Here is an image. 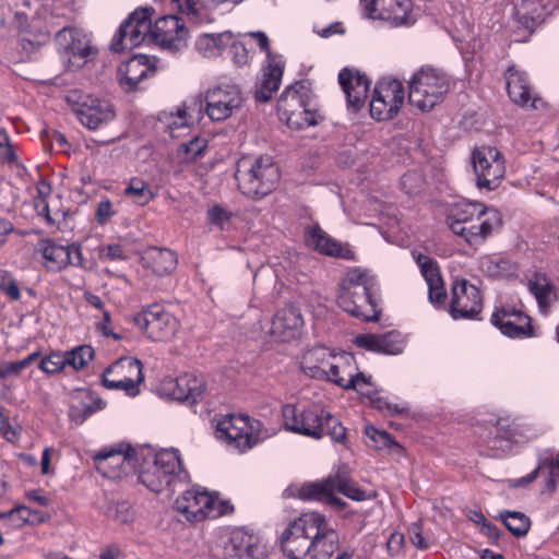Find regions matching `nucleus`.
Masks as SVG:
<instances>
[{
    "instance_id": "obj_29",
    "label": "nucleus",
    "mask_w": 559,
    "mask_h": 559,
    "mask_svg": "<svg viewBox=\"0 0 559 559\" xmlns=\"http://www.w3.org/2000/svg\"><path fill=\"white\" fill-rule=\"evenodd\" d=\"M338 82L346 95L347 104L354 110H359L368 96L370 81L358 70L344 68L338 73Z\"/></svg>"
},
{
    "instance_id": "obj_46",
    "label": "nucleus",
    "mask_w": 559,
    "mask_h": 559,
    "mask_svg": "<svg viewBox=\"0 0 559 559\" xmlns=\"http://www.w3.org/2000/svg\"><path fill=\"white\" fill-rule=\"evenodd\" d=\"M333 487H336L337 492L356 501H362L367 497L364 490L357 488L347 478L340 475L333 476Z\"/></svg>"
},
{
    "instance_id": "obj_5",
    "label": "nucleus",
    "mask_w": 559,
    "mask_h": 559,
    "mask_svg": "<svg viewBox=\"0 0 559 559\" xmlns=\"http://www.w3.org/2000/svg\"><path fill=\"white\" fill-rule=\"evenodd\" d=\"M452 86V80L443 71L420 68L408 81V102L420 111H430L443 102Z\"/></svg>"
},
{
    "instance_id": "obj_59",
    "label": "nucleus",
    "mask_w": 559,
    "mask_h": 559,
    "mask_svg": "<svg viewBox=\"0 0 559 559\" xmlns=\"http://www.w3.org/2000/svg\"><path fill=\"white\" fill-rule=\"evenodd\" d=\"M411 533H412L411 542L415 547H417L418 549H421V550H425L429 547L428 542L423 536L419 524H417V523L414 524Z\"/></svg>"
},
{
    "instance_id": "obj_4",
    "label": "nucleus",
    "mask_w": 559,
    "mask_h": 559,
    "mask_svg": "<svg viewBox=\"0 0 559 559\" xmlns=\"http://www.w3.org/2000/svg\"><path fill=\"white\" fill-rule=\"evenodd\" d=\"M280 120L290 129L301 130L318 124L320 115L308 82L297 81L287 86L277 103Z\"/></svg>"
},
{
    "instance_id": "obj_14",
    "label": "nucleus",
    "mask_w": 559,
    "mask_h": 559,
    "mask_svg": "<svg viewBox=\"0 0 559 559\" xmlns=\"http://www.w3.org/2000/svg\"><path fill=\"white\" fill-rule=\"evenodd\" d=\"M135 325L155 342L170 340L178 331L177 319L160 305H152L134 316Z\"/></svg>"
},
{
    "instance_id": "obj_17",
    "label": "nucleus",
    "mask_w": 559,
    "mask_h": 559,
    "mask_svg": "<svg viewBox=\"0 0 559 559\" xmlns=\"http://www.w3.org/2000/svg\"><path fill=\"white\" fill-rule=\"evenodd\" d=\"M97 471L110 479H119L133 468L135 464V450L129 444L104 449L94 456Z\"/></svg>"
},
{
    "instance_id": "obj_27",
    "label": "nucleus",
    "mask_w": 559,
    "mask_h": 559,
    "mask_svg": "<svg viewBox=\"0 0 559 559\" xmlns=\"http://www.w3.org/2000/svg\"><path fill=\"white\" fill-rule=\"evenodd\" d=\"M305 241L308 247L321 254L354 260L355 253L348 245H343L328 235L318 224L306 229Z\"/></svg>"
},
{
    "instance_id": "obj_52",
    "label": "nucleus",
    "mask_w": 559,
    "mask_h": 559,
    "mask_svg": "<svg viewBox=\"0 0 559 559\" xmlns=\"http://www.w3.org/2000/svg\"><path fill=\"white\" fill-rule=\"evenodd\" d=\"M32 511L25 506H17L8 511V521L12 527H21L29 522Z\"/></svg>"
},
{
    "instance_id": "obj_3",
    "label": "nucleus",
    "mask_w": 559,
    "mask_h": 559,
    "mask_svg": "<svg viewBox=\"0 0 559 559\" xmlns=\"http://www.w3.org/2000/svg\"><path fill=\"white\" fill-rule=\"evenodd\" d=\"M374 278L360 267L349 269L340 284L338 306L355 318L364 321L378 320L372 299Z\"/></svg>"
},
{
    "instance_id": "obj_61",
    "label": "nucleus",
    "mask_w": 559,
    "mask_h": 559,
    "mask_svg": "<svg viewBox=\"0 0 559 559\" xmlns=\"http://www.w3.org/2000/svg\"><path fill=\"white\" fill-rule=\"evenodd\" d=\"M314 32L320 37L328 38V37H331L333 35H336V34L342 35V34L345 33V29H344L342 23L335 22V23H332L329 26H325V27H323L321 29L316 28Z\"/></svg>"
},
{
    "instance_id": "obj_10",
    "label": "nucleus",
    "mask_w": 559,
    "mask_h": 559,
    "mask_svg": "<svg viewBox=\"0 0 559 559\" xmlns=\"http://www.w3.org/2000/svg\"><path fill=\"white\" fill-rule=\"evenodd\" d=\"M154 9L151 7L140 8L132 12L129 17L121 23L117 34L114 36L110 47L116 52L132 49L142 45L150 44L151 20Z\"/></svg>"
},
{
    "instance_id": "obj_45",
    "label": "nucleus",
    "mask_w": 559,
    "mask_h": 559,
    "mask_svg": "<svg viewBox=\"0 0 559 559\" xmlns=\"http://www.w3.org/2000/svg\"><path fill=\"white\" fill-rule=\"evenodd\" d=\"M366 436L369 439L368 445L378 450L396 449L400 451L402 449L401 445L395 442L392 436L386 431H381L370 426L366 428Z\"/></svg>"
},
{
    "instance_id": "obj_9",
    "label": "nucleus",
    "mask_w": 559,
    "mask_h": 559,
    "mask_svg": "<svg viewBox=\"0 0 559 559\" xmlns=\"http://www.w3.org/2000/svg\"><path fill=\"white\" fill-rule=\"evenodd\" d=\"M182 471L177 450H164L156 454L152 464L139 474V481L151 491L160 492L171 485Z\"/></svg>"
},
{
    "instance_id": "obj_32",
    "label": "nucleus",
    "mask_w": 559,
    "mask_h": 559,
    "mask_svg": "<svg viewBox=\"0 0 559 559\" xmlns=\"http://www.w3.org/2000/svg\"><path fill=\"white\" fill-rule=\"evenodd\" d=\"M285 63L281 57H270L262 71V79L257 84L254 97L258 102L265 103L270 100L273 94L280 88Z\"/></svg>"
},
{
    "instance_id": "obj_50",
    "label": "nucleus",
    "mask_w": 559,
    "mask_h": 559,
    "mask_svg": "<svg viewBox=\"0 0 559 559\" xmlns=\"http://www.w3.org/2000/svg\"><path fill=\"white\" fill-rule=\"evenodd\" d=\"M228 46L230 47L233 61L237 67H243L249 64L251 60V55L249 49L242 41H236L233 38Z\"/></svg>"
},
{
    "instance_id": "obj_31",
    "label": "nucleus",
    "mask_w": 559,
    "mask_h": 559,
    "mask_svg": "<svg viewBox=\"0 0 559 559\" xmlns=\"http://www.w3.org/2000/svg\"><path fill=\"white\" fill-rule=\"evenodd\" d=\"M415 259L428 285L430 302L435 306L444 305L447 290L437 262L423 253H418Z\"/></svg>"
},
{
    "instance_id": "obj_34",
    "label": "nucleus",
    "mask_w": 559,
    "mask_h": 559,
    "mask_svg": "<svg viewBox=\"0 0 559 559\" xmlns=\"http://www.w3.org/2000/svg\"><path fill=\"white\" fill-rule=\"evenodd\" d=\"M141 262L144 269L157 276L173 273L177 267V255L166 248L151 247L143 251Z\"/></svg>"
},
{
    "instance_id": "obj_44",
    "label": "nucleus",
    "mask_w": 559,
    "mask_h": 559,
    "mask_svg": "<svg viewBox=\"0 0 559 559\" xmlns=\"http://www.w3.org/2000/svg\"><path fill=\"white\" fill-rule=\"evenodd\" d=\"M124 195L139 205H145L153 199L150 186L140 178H132L124 189Z\"/></svg>"
},
{
    "instance_id": "obj_12",
    "label": "nucleus",
    "mask_w": 559,
    "mask_h": 559,
    "mask_svg": "<svg viewBox=\"0 0 559 559\" xmlns=\"http://www.w3.org/2000/svg\"><path fill=\"white\" fill-rule=\"evenodd\" d=\"M472 162L479 189L495 190L501 182L506 166L501 153L493 146H481L473 151Z\"/></svg>"
},
{
    "instance_id": "obj_64",
    "label": "nucleus",
    "mask_w": 559,
    "mask_h": 559,
    "mask_svg": "<svg viewBox=\"0 0 559 559\" xmlns=\"http://www.w3.org/2000/svg\"><path fill=\"white\" fill-rule=\"evenodd\" d=\"M178 9L188 15H194L198 12V0H176Z\"/></svg>"
},
{
    "instance_id": "obj_58",
    "label": "nucleus",
    "mask_w": 559,
    "mask_h": 559,
    "mask_svg": "<svg viewBox=\"0 0 559 559\" xmlns=\"http://www.w3.org/2000/svg\"><path fill=\"white\" fill-rule=\"evenodd\" d=\"M189 388L191 389L192 403L201 400L205 392V380L202 376L195 374V382L190 381Z\"/></svg>"
},
{
    "instance_id": "obj_18",
    "label": "nucleus",
    "mask_w": 559,
    "mask_h": 559,
    "mask_svg": "<svg viewBox=\"0 0 559 559\" xmlns=\"http://www.w3.org/2000/svg\"><path fill=\"white\" fill-rule=\"evenodd\" d=\"M188 29L176 15H165L151 24L150 44H156L170 52H178L187 46Z\"/></svg>"
},
{
    "instance_id": "obj_41",
    "label": "nucleus",
    "mask_w": 559,
    "mask_h": 559,
    "mask_svg": "<svg viewBox=\"0 0 559 559\" xmlns=\"http://www.w3.org/2000/svg\"><path fill=\"white\" fill-rule=\"evenodd\" d=\"M105 514L107 518L122 525H130L135 520V511L127 501L109 502Z\"/></svg>"
},
{
    "instance_id": "obj_62",
    "label": "nucleus",
    "mask_w": 559,
    "mask_h": 559,
    "mask_svg": "<svg viewBox=\"0 0 559 559\" xmlns=\"http://www.w3.org/2000/svg\"><path fill=\"white\" fill-rule=\"evenodd\" d=\"M0 147L4 148V156L8 162H14L16 156L13 152L10 136L4 130H0Z\"/></svg>"
},
{
    "instance_id": "obj_40",
    "label": "nucleus",
    "mask_w": 559,
    "mask_h": 559,
    "mask_svg": "<svg viewBox=\"0 0 559 559\" xmlns=\"http://www.w3.org/2000/svg\"><path fill=\"white\" fill-rule=\"evenodd\" d=\"M500 518L506 527L516 537H523L530 531V518L522 512L506 511L500 514Z\"/></svg>"
},
{
    "instance_id": "obj_42",
    "label": "nucleus",
    "mask_w": 559,
    "mask_h": 559,
    "mask_svg": "<svg viewBox=\"0 0 559 559\" xmlns=\"http://www.w3.org/2000/svg\"><path fill=\"white\" fill-rule=\"evenodd\" d=\"M66 367L73 370L83 369L94 357V349L88 345H81L63 353Z\"/></svg>"
},
{
    "instance_id": "obj_1",
    "label": "nucleus",
    "mask_w": 559,
    "mask_h": 559,
    "mask_svg": "<svg viewBox=\"0 0 559 559\" xmlns=\"http://www.w3.org/2000/svg\"><path fill=\"white\" fill-rule=\"evenodd\" d=\"M284 425L287 430L316 440L329 436L333 441L344 443L346 429L342 423L320 405L299 408L286 404L282 409Z\"/></svg>"
},
{
    "instance_id": "obj_6",
    "label": "nucleus",
    "mask_w": 559,
    "mask_h": 559,
    "mask_svg": "<svg viewBox=\"0 0 559 559\" xmlns=\"http://www.w3.org/2000/svg\"><path fill=\"white\" fill-rule=\"evenodd\" d=\"M280 178V168L271 156H260L249 165L242 160L236 171L239 189L253 199H261L274 191Z\"/></svg>"
},
{
    "instance_id": "obj_56",
    "label": "nucleus",
    "mask_w": 559,
    "mask_h": 559,
    "mask_svg": "<svg viewBox=\"0 0 559 559\" xmlns=\"http://www.w3.org/2000/svg\"><path fill=\"white\" fill-rule=\"evenodd\" d=\"M371 403H372L373 407H376L380 411H384L390 415L400 414L405 411L404 407H400L396 404H392L384 397H374L371 400Z\"/></svg>"
},
{
    "instance_id": "obj_47",
    "label": "nucleus",
    "mask_w": 559,
    "mask_h": 559,
    "mask_svg": "<svg viewBox=\"0 0 559 559\" xmlns=\"http://www.w3.org/2000/svg\"><path fill=\"white\" fill-rule=\"evenodd\" d=\"M206 217L210 224L218 227L221 230H224L230 223L233 213L223 206L215 204L207 210Z\"/></svg>"
},
{
    "instance_id": "obj_22",
    "label": "nucleus",
    "mask_w": 559,
    "mask_h": 559,
    "mask_svg": "<svg viewBox=\"0 0 559 559\" xmlns=\"http://www.w3.org/2000/svg\"><path fill=\"white\" fill-rule=\"evenodd\" d=\"M223 559H267V547L258 536L236 530L224 546Z\"/></svg>"
},
{
    "instance_id": "obj_11",
    "label": "nucleus",
    "mask_w": 559,
    "mask_h": 559,
    "mask_svg": "<svg viewBox=\"0 0 559 559\" xmlns=\"http://www.w3.org/2000/svg\"><path fill=\"white\" fill-rule=\"evenodd\" d=\"M144 380L143 365L133 357H123L110 365L103 373V384L110 390H122L130 396L140 393Z\"/></svg>"
},
{
    "instance_id": "obj_19",
    "label": "nucleus",
    "mask_w": 559,
    "mask_h": 559,
    "mask_svg": "<svg viewBox=\"0 0 559 559\" xmlns=\"http://www.w3.org/2000/svg\"><path fill=\"white\" fill-rule=\"evenodd\" d=\"M368 17L382 20L392 26L415 23L412 15V0H360Z\"/></svg>"
},
{
    "instance_id": "obj_25",
    "label": "nucleus",
    "mask_w": 559,
    "mask_h": 559,
    "mask_svg": "<svg viewBox=\"0 0 559 559\" xmlns=\"http://www.w3.org/2000/svg\"><path fill=\"white\" fill-rule=\"evenodd\" d=\"M156 58L147 55H135L118 68V81L126 91H134L146 78L157 70Z\"/></svg>"
},
{
    "instance_id": "obj_24",
    "label": "nucleus",
    "mask_w": 559,
    "mask_h": 559,
    "mask_svg": "<svg viewBox=\"0 0 559 559\" xmlns=\"http://www.w3.org/2000/svg\"><path fill=\"white\" fill-rule=\"evenodd\" d=\"M491 323L497 326L502 334L514 337L535 336L531 318L514 307H502L492 312Z\"/></svg>"
},
{
    "instance_id": "obj_37",
    "label": "nucleus",
    "mask_w": 559,
    "mask_h": 559,
    "mask_svg": "<svg viewBox=\"0 0 559 559\" xmlns=\"http://www.w3.org/2000/svg\"><path fill=\"white\" fill-rule=\"evenodd\" d=\"M233 38L234 35L229 31L218 34H202L195 41V48L203 57L215 58L222 55Z\"/></svg>"
},
{
    "instance_id": "obj_35",
    "label": "nucleus",
    "mask_w": 559,
    "mask_h": 559,
    "mask_svg": "<svg viewBox=\"0 0 559 559\" xmlns=\"http://www.w3.org/2000/svg\"><path fill=\"white\" fill-rule=\"evenodd\" d=\"M333 361L329 364L325 379L334 382L344 390H350L355 386L353 377L356 369V359L353 354L344 353L340 356H333Z\"/></svg>"
},
{
    "instance_id": "obj_63",
    "label": "nucleus",
    "mask_w": 559,
    "mask_h": 559,
    "mask_svg": "<svg viewBox=\"0 0 559 559\" xmlns=\"http://www.w3.org/2000/svg\"><path fill=\"white\" fill-rule=\"evenodd\" d=\"M173 120L169 122V128H181L188 124L187 109L185 106L178 107L176 115L171 114Z\"/></svg>"
},
{
    "instance_id": "obj_55",
    "label": "nucleus",
    "mask_w": 559,
    "mask_h": 559,
    "mask_svg": "<svg viewBox=\"0 0 559 559\" xmlns=\"http://www.w3.org/2000/svg\"><path fill=\"white\" fill-rule=\"evenodd\" d=\"M100 258L108 260H124L126 254L122 246L120 245H108L100 248Z\"/></svg>"
},
{
    "instance_id": "obj_16",
    "label": "nucleus",
    "mask_w": 559,
    "mask_h": 559,
    "mask_svg": "<svg viewBox=\"0 0 559 559\" xmlns=\"http://www.w3.org/2000/svg\"><path fill=\"white\" fill-rule=\"evenodd\" d=\"M483 309V296L477 286L467 280L459 278L452 283L449 311L454 320L477 319Z\"/></svg>"
},
{
    "instance_id": "obj_43",
    "label": "nucleus",
    "mask_w": 559,
    "mask_h": 559,
    "mask_svg": "<svg viewBox=\"0 0 559 559\" xmlns=\"http://www.w3.org/2000/svg\"><path fill=\"white\" fill-rule=\"evenodd\" d=\"M190 381L195 382L194 373L181 374L167 383V390L175 400L192 403L191 389L189 388Z\"/></svg>"
},
{
    "instance_id": "obj_28",
    "label": "nucleus",
    "mask_w": 559,
    "mask_h": 559,
    "mask_svg": "<svg viewBox=\"0 0 559 559\" xmlns=\"http://www.w3.org/2000/svg\"><path fill=\"white\" fill-rule=\"evenodd\" d=\"M507 91L510 99L523 107L539 109L544 106V102L538 96L531 93L530 83L524 73L510 67L506 73Z\"/></svg>"
},
{
    "instance_id": "obj_39",
    "label": "nucleus",
    "mask_w": 559,
    "mask_h": 559,
    "mask_svg": "<svg viewBox=\"0 0 559 559\" xmlns=\"http://www.w3.org/2000/svg\"><path fill=\"white\" fill-rule=\"evenodd\" d=\"M333 487V476L323 481H313L304 484L298 490V497L302 500H314L324 502L331 497Z\"/></svg>"
},
{
    "instance_id": "obj_49",
    "label": "nucleus",
    "mask_w": 559,
    "mask_h": 559,
    "mask_svg": "<svg viewBox=\"0 0 559 559\" xmlns=\"http://www.w3.org/2000/svg\"><path fill=\"white\" fill-rule=\"evenodd\" d=\"M207 146L205 139L195 136L192 140L185 142L180 145V150L185 153L187 162H193L201 156Z\"/></svg>"
},
{
    "instance_id": "obj_7",
    "label": "nucleus",
    "mask_w": 559,
    "mask_h": 559,
    "mask_svg": "<svg viewBox=\"0 0 559 559\" xmlns=\"http://www.w3.org/2000/svg\"><path fill=\"white\" fill-rule=\"evenodd\" d=\"M261 423L251 420L247 415H227L216 425V437L240 452L258 444L264 436L260 431Z\"/></svg>"
},
{
    "instance_id": "obj_20",
    "label": "nucleus",
    "mask_w": 559,
    "mask_h": 559,
    "mask_svg": "<svg viewBox=\"0 0 559 559\" xmlns=\"http://www.w3.org/2000/svg\"><path fill=\"white\" fill-rule=\"evenodd\" d=\"M56 41L63 58L74 68L83 67L96 55L88 36L75 28L63 27L58 31Z\"/></svg>"
},
{
    "instance_id": "obj_21",
    "label": "nucleus",
    "mask_w": 559,
    "mask_h": 559,
    "mask_svg": "<svg viewBox=\"0 0 559 559\" xmlns=\"http://www.w3.org/2000/svg\"><path fill=\"white\" fill-rule=\"evenodd\" d=\"M215 504L216 499L207 491L189 489L176 499L175 509L188 521H202L223 514V510L215 511Z\"/></svg>"
},
{
    "instance_id": "obj_36",
    "label": "nucleus",
    "mask_w": 559,
    "mask_h": 559,
    "mask_svg": "<svg viewBox=\"0 0 559 559\" xmlns=\"http://www.w3.org/2000/svg\"><path fill=\"white\" fill-rule=\"evenodd\" d=\"M333 356L330 350L323 346L313 347L308 349L300 361V368L305 374L314 379H325L326 369L331 364L330 359Z\"/></svg>"
},
{
    "instance_id": "obj_30",
    "label": "nucleus",
    "mask_w": 559,
    "mask_h": 559,
    "mask_svg": "<svg viewBox=\"0 0 559 559\" xmlns=\"http://www.w3.org/2000/svg\"><path fill=\"white\" fill-rule=\"evenodd\" d=\"M45 266L50 271H61L69 264L84 266L82 251L79 246H61L47 241L43 248Z\"/></svg>"
},
{
    "instance_id": "obj_33",
    "label": "nucleus",
    "mask_w": 559,
    "mask_h": 559,
    "mask_svg": "<svg viewBox=\"0 0 559 559\" xmlns=\"http://www.w3.org/2000/svg\"><path fill=\"white\" fill-rule=\"evenodd\" d=\"M355 344L359 347L386 355H399L404 349V343L396 332L382 335L360 334L356 336Z\"/></svg>"
},
{
    "instance_id": "obj_53",
    "label": "nucleus",
    "mask_w": 559,
    "mask_h": 559,
    "mask_svg": "<svg viewBox=\"0 0 559 559\" xmlns=\"http://www.w3.org/2000/svg\"><path fill=\"white\" fill-rule=\"evenodd\" d=\"M486 271L491 277H503L511 273V263L503 259L489 260L486 264Z\"/></svg>"
},
{
    "instance_id": "obj_8",
    "label": "nucleus",
    "mask_w": 559,
    "mask_h": 559,
    "mask_svg": "<svg viewBox=\"0 0 559 559\" xmlns=\"http://www.w3.org/2000/svg\"><path fill=\"white\" fill-rule=\"evenodd\" d=\"M318 515L319 512L302 513L283 531L281 548L288 559H309Z\"/></svg>"
},
{
    "instance_id": "obj_48",
    "label": "nucleus",
    "mask_w": 559,
    "mask_h": 559,
    "mask_svg": "<svg viewBox=\"0 0 559 559\" xmlns=\"http://www.w3.org/2000/svg\"><path fill=\"white\" fill-rule=\"evenodd\" d=\"M39 369L48 374L57 373L66 368L63 354L52 352L39 362Z\"/></svg>"
},
{
    "instance_id": "obj_23",
    "label": "nucleus",
    "mask_w": 559,
    "mask_h": 559,
    "mask_svg": "<svg viewBox=\"0 0 559 559\" xmlns=\"http://www.w3.org/2000/svg\"><path fill=\"white\" fill-rule=\"evenodd\" d=\"M73 111L83 126L91 130L99 128L115 117L111 104L90 95L81 96L73 105Z\"/></svg>"
},
{
    "instance_id": "obj_51",
    "label": "nucleus",
    "mask_w": 559,
    "mask_h": 559,
    "mask_svg": "<svg viewBox=\"0 0 559 559\" xmlns=\"http://www.w3.org/2000/svg\"><path fill=\"white\" fill-rule=\"evenodd\" d=\"M0 292L12 300H19L21 298V290L17 283L3 271H0Z\"/></svg>"
},
{
    "instance_id": "obj_13",
    "label": "nucleus",
    "mask_w": 559,
    "mask_h": 559,
    "mask_svg": "<svg viewBox=\"0 0 559 559\" xmlns=\"http://www.w3.org/2000/svg\"><path fill=\"white\" fill-rule=\"evenodd\" d=\"M404 86L399 80H383L374 87L370 102L372 118L384 121L393 119L404 104Z\"/></svg>"
},
{
    "instance_id": "obj_15",
    "label": "nucleus",
    "mask_w": 559,
    "mask_h": 559,
    "mask_svg": "<svg viewBox=\"0 0 559 559\" xmlns=\"http://www.w3.org/2000/svg\"><path fill=\"white\" fill-rule=\"evenodd\" d=\"M206 114L213 121H223L242 105L243 97L237 84L221 82L205 95Z\"/></svg>"
},
{
    "instance_id": "obj_57",
    "label": "nucleus",
    "mask_w": 559,
    "mask_h": 559,
    "mask_svg": "<svg viewBox=\"0 0 559 559\" xmlns=\"http://www.w3.org/2000/svg\"><path fill=\"white\" fill-rule=\"evenodd\" d=\"M24 370L21 361H2L0 362V379L10 376H19Z\"/></svg>"
},
{
    "instance_id": "obj_2",
    "label": "nucleus",
    "mask_w": 559,
    "mask_h": 559,
    "mask_svg": "<svg viewBox=\"0 0 559 559\" xmlns=\"http://www.w3.org/2000/svg\"><path fill=\"white\" fill-rule=\"evenodd\" d=\"M447 222L453 234L477 246L501 226L502 218L496 209L486 207L481 203L464 202L451 209Z\"/></svg>"
},
{
    "instance_id": "obj_54",
    "label": "nucleus",
    "mask_w": 559,
    "mask_h": 559,
    "mask_svg": "<svg viewBox=\"0 0 559 559\" xmlns=\"http://www.w3.org/2000/svg\"><path fill=\"white\" fill-rule=\"evenodd\" d=\"M116 212L109 199H102L96 206V221L98 224H106Z\"/></svg>"
},
{
    "instance_id": "obj_38",
    "label": "nucleus",
    "mask_w": 559,
    "mask_h": 559,
    "mask_svg": "<svg viewBox=\"0 0 559 559\" xmlns=\"http://www.w3.org/2000/svg\"><path fill=\"white\" fill-rule=\"evenodd\" d=\"M528 289L536 298L540 311L546 312L555 299L554 286L546 277L536 276L528 282Z\"/></svg>"
},
{
    "instance_id": "obj_26",
    "label": "nucleus",
    "mask_w": 559,
    "mask_h": 559,
    "mask_svg": "<svg viewBox=\"0 0 559 559\" xmlns=\"http://www.w3.org/2000/svg\"><path fill=\"white\" fill-rule=\"evenodd\" d=\"M304 319L298 308L286 306L272 318L270 334L280 342L297 338L302 331Z\"/></svg>"
},
{
    "instance_id": "obj_60",
    "label": "nucleus",
    "mask_w": 559,
    "mask_h": 559,
    "mask_svg": "<svg viewBox=\"0 0 559 559\" xmlns=\"http://www.w3.org/2000/svg\"><path fill=\"white\" fill-rule=\"evenodd\" d=\"M250 36L254 37L260 49L266 52V61H270V57H278L271 52L269 38L264 32H252L250 33Z\"/></svg>"
}]
</instances>
